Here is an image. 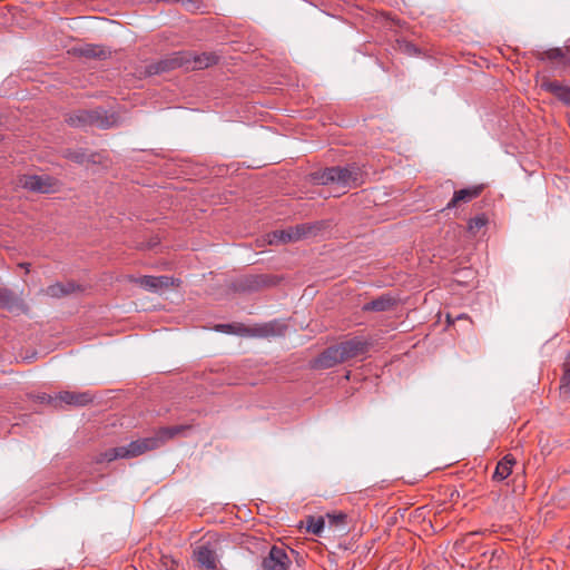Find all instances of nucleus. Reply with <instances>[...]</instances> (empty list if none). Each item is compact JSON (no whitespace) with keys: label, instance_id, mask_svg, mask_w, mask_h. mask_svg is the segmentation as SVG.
I'll use <instances>...</instances> for the list:
<instances>
[{"label":"nucleus","instance_id":"1","mask_svg":"<svg viewBox=\"0 0 570 570\" xmlns=\"http://www.w3.org/2000/svg\"><path fill=\"white\" fill-rule=\"evenodd\" d=\"M183 431L181 426L163 428L154 436L130 442L128 445L112 448L101 453L97 462H111L116 459L135 458L161 446L167 440Z\"/></svg>","mask_w":570,"mask_h":570},{"label":"nucleus","instance_id":"2","mask_svg":"<svg viewBox=\"0 0 570 570\" xmlns=\"http://www.w3.org/2000/svg\"><path fill=\"white\" fill-rule=\"evenodd\" d=\"M313 180L320 185H334L345 194L348 189L363 184V171L355 164L345 167L335 166L314 173Z\"/></svg>","mask_w":570,"mask_h":570},{"label":"nucleus","instance_id":"3","mask_svg":"<svg viewBox=\"0 0 570 570\" xmlns=\"http://www.w3.org/2000/svg\"><path fill=\"white\" fill-rule=\"evenodd\" d=\"M218 57L213 52L196 53L191 51L178 52L161 62V70L185 67L200 70L217 63Z\"/></svg>","mask_w":570,"mask_h":570},{"label":"nucleus","instance_id":"4","mask_svg":"<svg viewBox=\"0 0 570 570\" xmlns=\"http://www.w3.org/2000/svg\"><path fill=\"white\" fill-rule=\"evenodd\" d=\"M215 330L225 334L250 337H268L281 333L278 324L274 322L255 326H246L242 323L218 324Z\"/></svg>","mask_w":570,"mask_h":570},{"label":"nucleus","instance_id":"5","mask_svg":"<svg viewBox=\"0 0 570 570\" xmlns=\"http://www.w3.org/2000/svg\"><path fill=\"white\" fill-rule=\"evenodd\" d=\"M66 121L72 127H86V126H97L99 128L106 129L110 128L115 125L114 117L104 116L101 111H88V110H77L66 118Z\"/></svg>","mask_w":570,"mask_h":570},{"label":"nucleus","instance_id":"6","mask_svg":"<svg viewBox=\"0 0 570 570\" xmlns=\"http://www.w3.org/2000/svg\"><path fill=\"white\" fill-rule=\"evenodd\" d=\"M316 229V225L302 224L286 230H274L267 234V242L271 245L294 243L314 235Z\"/></svg>","mask_w":570,"mask_h":570},{"label":"nucleus","instance_id":"7","mask_svg":"<svg viewBox=\"0 0 570 570\" xmlns=\"http://www.w3.org/2000/svg\"><path fill=\"white\" fill-rule=\"evenodd\" d=\"M16 184L29 191L41 194L55 193L59 188L58 180L48 175H21Z\"/></svg>","mask_w":570,"mask_h":570},{"label":"nucleus","instance_id":"8","mask_svg":"<svg viewBox=\"0 0 570 570\" xmlns=\"http://www.w3.org/2000/svg\"><path fill=\"white\" fill-rule=\"evenodd\" d=\"M42 403L52 404L59 406L60 403H66L75 406H83L92 401V395L89 392H70L65 391L59 393L57 396L41 395L39 396Z\"/></svg>","mask_w":570,"mask_h":570},{"label":"nucleus","instance_id":"9","mask_svg":"<svg viewBox=\"0 0 570 570\" xmlns=\"http://www.w3.org/2000/svg\"><path fill=\"white\" fill-rule=\"evenodd\" d=\"M343 363L364 355L368 350V343L360 337L337 344Z\"/></svg>","mask_w":570,"mask_h":570},{"label":"nucleus","instance_id":"10","mask_svg":"<svg viewBox=\"0 0 570 570\" xmlns=\"http://www.w3.org/2000/svg\"><path fill=\"white\" fill-rule=\"evenodd\" d=\"M291 564L285 549L274 546L268 554L263 559V570H287Z\"/></svg>","mask_w":570,"mask_h":570},{"label":"nucleus","instance_id":"11","mask_svg":"<svg viewBox=\"0 0 570 570\" xmlns=\"http://www.w3.org/2000/svg\"><path fill=\"white\" fill-rule=\"evenodd\" d=\"M135 283L149 292L160 293L163 289L178 285V279L169 276H142L136 278Z\"/></svg>","mask_w":570,"mask_h":570},{"label":"nucleus","instance_id":"12","mask_svg":"<svg viewBox=\"0 0 570 570\" xmlns=\"http://www.w3.org/2000/svg\"><path fill=\"white\" fill-rule=\"evenodd\" d=\"M194 558L200 567L207 570H215L217 567V554L209 544L196 547Z\"/></svg>","mask_w":570,"mask_h":570},{"label":"nucleus","instance_id":"13","mask_svg":"<svg viewBox=\"0 0 570 570\" xmlns=\"http://www.w3.org/2000/svg\"><path fill=\"white\" fill-rule=\"evenodd\" d=\"M541 89L552 94L563 104L570 106V87L562 85L559 81L543 78L540 83Z\"/></svg>","mask_w":570,"mask_h":570},{"label":"nucleus","instance_id":"14","mask_svg":"<svg viewBox=\"0 0 570 570\" xmlns=\"http://www.w3.org/2000/svg\"><path fill=\"white\" fill-rule=\"evenodd\" d=\"M340 363H343L340 350L337 345L326 348L320 356L314 361V367L316 368H330Z\"/></svg>","mask_w":570,"mask_h":570},{"label":"nucleus","instance_id":"15","mask_svg":"<svg viewBox=\"0 0 570 570\" xmlns=\"http://www.w3.org/2000/svg\"><path fill=\"white\" fill-rule=\"evenodd\" d=\"M327 528L340 535L348 531L347 518L348 515L343 512L327 513L325 517Z\"/></svg>","mask_w":570,"mask_h":570},{"label":"nucleus","instance_id":"16","mask_svg":"<svg viewBox=\"0 0 570 570\" xmlns=\"http://www.w3.org/2000/svg\"><path fill=\"white\" fill-rule=\"evenodd\" d=\"M395 304V298L389 294H383L380 297L364 304L362 309L365 312H386L392 309Z\"/></svg>","mask_w":570,"mask_h":570},{"label":"nucleus","instance_id":"17","mask_svg":"<svg viewBox=\"0 0 570 570\" xmlns=\"http://www.w3.org/2000/svg\"><path fill=\"white\" fill-rule=\"evenodd\" d=\"M0 307L7 308L10 312L24 311L23 302L16 296L11 291L0 287Z\"/></svg>","mask_w":570,"mask_h":570},{"label":"nucleus","instance_id":"18","mask_svg":"<svg viewBox=\"0 0 570 570\" xmlns=\"http://www.w3.org/2000/svg\"><path fill=\"white\" fill-rule=\"evenodd\" d=\"M78 289V285H76L72 282H67L52 284L48 286L43 292L47 296L59 298L71 293H75Z\"/></svg>","mask_w":570,"mask_h":570},{"label":"nucleus","instance_id":"19","mask_svg":"<svg viewBox=\"0 0 570 570\" xmlns=\"http://www.w3.org/2000/svg\"><path fill=\"white\" fill-rule=\"evenodd\" d=\"M480 193H481L480 187L466 188V189H461L459 191H455L453 195V198L450 200L446 208L455 207L462 202L463 203L470 202L473 198L478 197L480 195Z\"/></svg>","mask_w":570,"mask_h":570},{"label":"nucleus","instance_id":"20","mask_svg":"<svg viewBox=\"0 0 570 570\" xmlns=\"http://www.w3.org/2000/svg\"><path fill=\"white\" fill-rule=\"evenodd\" d=\"M515 463V460L511 455H505L497 465L495 471L493 473V479L502 481L507 479L512 472V465Z\"/></svg>","mask_w":570,"mask_h":570},{"label":"nucleus","instance_id":"21","mask_svg":"<svg viewBox=\"0 0 570 570\" xmlns=\"http://www.w3.org/2000/svg\"><path fill=\"white\" fill-rule=\"evenodd\" d=\"M325 525H326V521H325L324 517H318V518L309 517L307 519L306 529L308 532L320 535L322 533V531L324 530Z\"/></svg>","mask_w":570,"mask_h":570},{"label":"nucleus","instance_id":"22","mask_svg":"<svg viewBox=\"0 0 570 570\" xmlns=\"http://www.w3.org/2000/svg\"><path fill=\"white\" fill-rule=\"evenodd\" d=\"M537 57L540 60H562L564 58L563 51L560 48H552L542 52H538Z\"/></svg>","mask_w":570,"mask_h":570},{"label":"nucleus","instance_id":"23","mask_svg":"<svg viewBox=\"0 0 570 570\" xmlns=\"http://www.w3.org/2000/svg\"><path fill=\"white\" fill-rule=\"evenodd\" d=\"M560 396L564 401H570V370L563 371L560 384Z\"/></svg>","mask_w":570,"mask_h":570},{"label":"nucleus","instance_id":"24","mask_svg":"<svg viewBox=\"0 0 570 570\" xmlns=\"http://www.w3.org/2000/svg\"><path fill=\"white\" fill-rule=\"evenodd\" d=\"M79 52L81 56L88 57V58H97L100 57L104 51L98 46L87 45L83 48L79 49Z\"/></svg>","mask_w":570,"mask_h":570},{"label":"nucleus","instance_id":"25","mask_svg":"<svg viewBox=\"0 0 570 570\" xmlns=\"http://www.w3.org/2000/svg\"><path fill=\"white\" fill-rule=\"evenodd\" d=\"M487 224V218L484 216H478L469 222V230L472 233H476Z\"/></svg>","mask_w":570,"mask_h":570},{"label":"nucleus","instance_id":"26","mask_svg":"<svg viewBox=\"0 0 570 570\" xmlns=\"http://www.w3.org/2000/svg\"><path fill=\"white\" fill-rule=\"evenodd\" d=\"M67 157L76 163H82L85 160V155L80 153H69Z\"/></svg>","mask_w":570,"mask_h":570},{"label":"nucleus","instance_id":"27","mask_svg":"<svg viewBox=\"0 0 570 570\" xmlns=\"http://www.w3.org/2000/svg\"><path fill=\"white\" fill-rule=\"evenodd\" d=\"M570 370V353L568 354L564 364H563V371Z\"/></svg>","mask_w":570,"mask_h":570},{"label":"nucleus","instance_id":"28","mask_svg":"<svg viewBox=\"0 0 570 570\" xmlns=\"http://www.w3.org/2000/svg\"><path fill=\"white\" fill-rule=\"evenodd\" d=\"M446 320L449 323H453L452 318L450 317V315H446Z\"/></svg>","mask_w":570,"mask_h":570},{"label":"nucleus","instance_id":"29","mask_svg":"<svg viewBox=\"0 0 570 570\" xmlns=\"http://www.w3.org/2000/svg\"><path fill=\"white\" fill-rule=\"evenodd\" d=\"M568 124H569V127H570V115L568 116Z\"/></svg>","mask_w":570,"mask_h":570},{"label":"nucleus","instance_id":"30","mask_svg":"<svg viewBox=\"0 0 570 570\" xmlns=\"http://www.w3.org/2000/svg\"><path fill=\"white\" fill-rule=\"evenodd\" d=\"M168 570H174L173 568H169Z\"/></svg>","mask_w":570,"mask_h":570}]
</instances>
